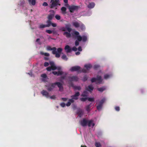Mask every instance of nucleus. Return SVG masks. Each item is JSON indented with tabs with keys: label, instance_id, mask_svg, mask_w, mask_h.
Returning <instances> with one entry per match:
<instances>
[{
	"label": "nucleus",
	"instance_id": "nucleus-1",
	"mask_svg": "<svg viewBox=\"0 0 147 147\" xmlns=\"http://www.w3.org/2000/svg\"><path fill=\"white\" fill-rule=\"evenodd\" d=\"M49 64L50 66L47 68V70L48 71H50L51 70H57V71H53L52 73L54 74L57 76L61 75L62 74H65L62 71L61 67H56L53 62H50Z\"/></svg>",
	"mask_w": 147,
	"mask_h": 147
},
{
	"label": "nucleus",
	"instance_id": "nucleus-2",
	"mask_svg": "<svg viewBox=\"0 0 147 147\" xmlns=\"http://www.w3.org/2000/svg\"><path fill=\"white\" fill-rule=\"evenodd\" d=\"M48 51H52V53L53 54L55 55V57L58 58L60 57V54L62 51V49L59 48L57 50L55 47L51 48L50 46H47L46 47Z\"/></svg>",
	"mask_w": 147,
	"mask_h": 147
},
{
	"label": "nucleus",
	"instance_id": "nucleus-3",
	"mask_svg": "<svg viewBox=\"0 0 147 147\" xmlns=\"http://www.w3.org/2000/svg\"><path fill=\"white\" fill-rule=\"evenodd\" d=\"M73 36L76 38L78 41L82 40L83 42H85L87 40V37L86 36H81L79 35V33L76 31H74L72 34Z\"/></svg>",
	"mask_w": 147,
	"mask_h": 147
},
{
	"label": "nucleus",
	"instance_id": "nucleus-4",
	"mask_svg": "<svg viewBox=\"0 0 147 147\" xmlns=\"http://www.w3.org/2000/svg\"><path fill=\"white\" fill-rule=\"evenodd\" d=\"M79 92H77L74 95L72 96V98L69 99L68 102L66 104V105L67 107L70 106L71 103L74 102V100H77L78 99V96L79 95Z\"/></svg>",
	"mask_w": 147,
	"mask_h": 147
},
{
	"label": "nucleus",
	"instance_id": "nucleus-5",
	"mask_svg": "<svg viewBox=\"0 0 147 147\" xmlns=\"http://www.w3.org/2000/svg\"><path fill=\"white\" fill-rule=\"evenodd\" d=\"M69 27L70 26L69 25L67 24L65 25V28L63 27L61 28V30L63 31H65V28H66L68 31L69 32H65L63 33L64 35H65L67 38H69L71 36V35L69 32L71 30V29L69 28Z\"/></svg>",
	"mask_w": 147,
	"mask_h": 147
},
{
	"label": "nucleus",
	"instance_id": "nucleus-6",
	"mask_svg": "<svg viewBox=\"0 0 147 147\" xmlns=\"http://www.w3.org/2000/svg\"><path fill=\"white\" fill-rule=\"evenodd\" d=\"M56 85H57L58 87L59 88V90H61L62 89V84L59 82H57L54 84H53L49 86H48L47 88V90L49 91H51L53 88L55 87V86Z\"/></svg>",
	"mask_w": 147,
	"mask_h": 147
},
{
	"label": "nucleus",
	"instance_id": "nucleus-7",
	"mask_svg": "<svg viewBox=\"0 0 147 147\" xmlns=\"http://www.w3.org/2000/svg\"><path fill=\"white\" fill-rule=\"evenodd\" d=\"M105 101V98H103L101 101H98L96 103V106L97 109L100 111L102 109V104Z\"/></svg>",
	"mask_w": 147,
	"mask_h": 147
},
{
	"label": "nucleus",
	"instance_id": "nucleus-8",
	"mask_svg": "<svg viewBox=\"0 0 147 147\" xmlns=\"http://www.w3.org/2000/svg\"><path fill=\"white\" fill-rule=\"evenodd\" d=\"M73 25L76 28H77L80 26L81 29L83 30L85 29V28L84 26L80 22H74L73 23Z\"/></svg>",
	"mask_w": 147,
	"mask_h": 147
},
{
	"label": "nucleus",
	"instance_id": "nucleus-9",
	"mask_svg": "<svg viewBox=\"0 0 147 147\" xmlns=\"http://www.w3.org/2000/svg\"><path fill=\"white\" fill-rule=\"evenodd\" d=\"M102 79L101 76L98 75L97 76V78H92L91 80V81L92 82H95L97 83H98L100 84L102 82Z\"/></svg>",
	"mask_w": 147,
	"mask_h": 147
},
{
	"label": "nucleus",
	"instance_id": "nucleus-10",
	"mask_svg": "<svg viewBox=\"0 0 147 147\" xmlns=\"http://www.w3.org/2000/svg\"><path fill=\"white\" fill-rule=\"evenodd\" d=\"M88 95V93L87 91H84L82 94L81 96H82L85 97L84 98H80L81 101H85L88 99L87 97Z\"/></svg>",
	"mask_w": 147,
	"mask_h": 147
},
{
	"label": "nucleus",
	"instance_id": "nucleus-11",
	"mask_svg": "<svg viewBox=\"0 0 147 147\" xmlns=\"http://www.w3.org/2000/svg\"><path fill=\"white\" fill-rule=\"evenodd\" d=\"M59 0H51V8H53L55 7L57 5H60L59 4Z\"/></svg>",
	"mask_w": 147,
	"mask_h": 147
},
{
	"label": "nucleus",
	"instance_id": "nucleus-12",
	"mask_svg": "<svg viewBox=\"0 0 147 147\" xmlns=\"http://www.w3.org/2000/svg\"><path fill=\"white\" fill-rule=\"evenodd\" d=\"M70 70L72 71H80L81 70V69L79 66H76L71 67L70 69Z\"/></svg>",
	"mask_w": 147,
	"mask_h": 147
},
{
	"label": "nucleus",
	"instance_id": "nucleus-13",
	"mask_svg": "<svg viewBox=\"0 0 147 147\" xmlns=\"http://www.w3.org/2000/svg\"><path fill=\"white\" fill-rule=\"evenodd\" d=\"M78 6H72L69 7V9L71 12H73L75 10L78 9Z\"/></svg>",
	"mask_w": 147,
	"mask_h": 147
},
{
	"label": "nucleus",
	"instance_id": "nucleus-14",
	"mask_svg": "<svg viewBox=\"0 0 147 147\" xmlns=\"http://www.w3.org/2000/svg\"><path fill=\"white\" fill-rule=\"evenodd\" d=\"M41 93L43 96H45L47 98H49V93L47 91L43 90L41 92Z\"/></svg>",
	"mask_w": 147,
	"mask_h": 147
},
{
	"label": "nucleus",
	"instance_id": "nucleus-15",
	"mask_svg": "<svg viewBox=\"0 0 147 147\" xmlns=\"http://www.w3.org/2000/svg\"><path fill=\"white\" fill-rule=\"evenodd\" d=\"M88 126L89 127L92 128L94 125L95 124L92 120H90L88 121Z\"/></svg>",
	"mask_w": 147,
	"mask_h": 147
},
{
	"label": "nucleus",
	"instance_id": "nucleus-16",
	"mask_svg": "<svg viewBox=\"0 0 147 147\" xmlns=\"http://www.w3.org/2000/svg\"><path fill=\"white\" fill-rule=\"evenodd\" d=\"M88 121L85 119H83L81 121L80 124L82 126H85L87 124Z\"/></svg>",
	"mask_w": 147,
	"mask_h": 147
},
{
	"label": "nucleus",
	"instance_id": "nucleus-17",
	"mask_svg": "<svg viewBox=\"0 0 147 147\" xmlns=\"http://www.w3.org/2000/svg\"><path fill=\"white\" fill-rule=\"evenodd\" d=\"M65 49L67 53L70 52L71 51V49L70 48V47L68 45L65 46Z\"/></svg>",
	"mask_w": 147,
	"mask_h": 147
},
{
	"label": "nucleus",
	"instance_id": "nucleus-18",
	"mask_svg": "<svg viewBox=\"0 0 147 147\" xmlns=\"http://www.w3.org/2000/svg\"><path fill=\"white\" fill-rule=\"evenodd\" d=\"M93 87L91 85L89 86L88 87H86V90L90 92H91L93 89Z\"/></svg>",
	"mask_w": 147,
	"mask_h": 147
},
{
	"label": "nucleus",
	"instance_id": "nucleus-19",
	"mask_svg": "<svg viewBox=\"0 0 147 147\" xmlns=\"http://www.w3.org/2000/svg\"><path fill=\"white\" fill-rule=\"evenodd\" d=\"M95 6V4L94 3H91L89 4L88 7L89 8H93Z\"/></svg>",
	"mask_w": 147,
	"mask_h": 147
},
{
	"label": "nucleus",
	"instance_id": "nucleus-20",
	"mask_svg": "<svg viewBox=\"0 0 147 147\" xmlns=\"http://www.w3.org/2000/svg\"><path fill=\"white\" fill-rule=\"evenodd\" d=\"M92 66L90 64H88L85 65V68L87 69V70H89L91 67Z\"/></svg>",
	"mask_w": 147,
	"mask_h": 147
},
{
	"label": "nucleus",
	"instance_id": "nucleus-21",
	"mask_svg": "<svg viewBox=\"0 0 147 147\" xmlns=\"http://www.w3.org/2000/svg\"><path fill=\"white\" fill-rule=\"evenodd\" d=\"M28 1L30 4L32 5H34L36 3V0H28Z\"/></svg>",
	"mask_w": 147,
	"mask_h": 147
},
{
	"label": "nucleus",
	"instance_id": "nucleus-22",
	"mask_svg": "<svg viewBox=\"0 0 147 147\" xmlns=\"http://www.w3.org/2000/svg\"><path fill=\"white\" fill-rule=\"evenodd\" d=\"M111 75H109L108 74H105L104 76V78L105 79H107L110 78L111 77Z\"/></svg>",
	"mask_w": 147,
	"mask_h": 147
},
{
	"label": "nucleus",
	"instance_id": "nucleus-23",
	"mask_svg": "<svg viewBox=\"0 0 147 147\" xmlns=\"http://www.w3.org/2000/svg\"><path fill=\"white\" fill-rule=\"evenodd\" d=\"M47 24L46 25V27H49L51 25V21L49 20L47 21Z\"/></svg>",
	"mask_w": 147,
	"mask_h": 147
},
{
	"label": "nucleus",
	"instance_id": "nucleus-24",
	"mask_svg": "<svg viewBox=\"0 0 147 147\" xmlns=\"http://www.w3.org/2000/svg\"><path fill=\"white\" fill-rule=\"evenodd\" d=\"M106 89V88L105 87H102L100 88H98V90L100 92H102L105 90Z\"/></svg>",
	"mask_w": 147,
	"mask_h": 147
},
{
	"label": "nucleus",
	"instance_id": "nucleus-25",
	"mask_svg": "<svg viewBox=\"0 0 147 147\" xmlns=\"http://www.w3.org/2000/svg\"><path fill=\"white\" fill-rule=\"evenodd\" d=\"M71 81H77L78 80V78L76 76H74L71 78Z\"/></svg>",
	"mask_w": 147,
	"mask_h": 147
},
{
	"label": "nucleus",
	"instance_id": "nucleus-26",
	"mask_svg": "<svg viewBox=\"0 0 147 147\" xmlns=\"http://www.w3.org/2000/svg\"><path fill=\"white\" fill-rule=\"evenodd\" d=\"M61 10L63 13H65L66 10V8L64 7H63L61 8Z\"/></svg>",
	"mask_w": 147,
	"mask_h": 147
},
{
	"label": "nucleus",
	"instance_id": "nucleus-27",
	"mask_svg": "<svg viewBox=\"0 0 147 147\" xmlns=\"http://www.w3.org/2000/svg\"><path fill=\"white\" fill-rule=\"evenodd\" d=\"M62 59L65 61H67V57L65 55H63L62 57Z\"/></svg>",
	"mask_w": 147,
	"mask_h": 147
},
{
	"label": "nucleus",
	"instance_id": "nucleus-28",
	"mask_svg": "<svg viewBox=\"0 0 147 147\" xmlns=\"http://www.w3.org/2000/svg\"><path fill=\"white\" fill-rule=\"evenodd\" d=\"M53 16V15L52 14H50L49 15L48 17V19L49 20H50L52 19Z\"/></svg>",
	"mask_w": 147,
	"mask_h": 147
},
{
	"label": "nucleus",
	"instance_id": "nucleus-29",
	"mask_svg": "<svg viewBox=\"0 0 147 147\" xmlns=\"http://www.w3.org/2000/svg\"><path fill=\"white\" fill-rule=\"evenodd\" d=\"M46 27V25L43 24H40L39 26V27L40 28H43Z\"/></svg>",
	"mask_w": 147,
	"mask_h": 147
},
{
	"label": "nucleus",
	"instance_id": "nucleus-30",
	"mask_svg": "<svg viewBox=\"0 0 147 147\" xmlns=\"http://www.w3.org/2000/svg\"><path fill=\"white\" fill-rule=\"evenodd\" d=\"M40 54L41 55H44L45 56H49V54L48 53H44L42 52H40Z\"/></svg>",
	"mask_w": 147,
	"mask_h": 147
},
{
	"label": "nucleus",
	"instance_id": "nucleus-31",
	"mask_svg": "<svg viewBox=\"0 0 147 147\" xmlns=\"http://www.w3.org/2000/svg\"><path fill=\"white\" fill-rule=\"evenodd\" d=\"M95 145L96 147H100L101 146V145L99 142H96L95 144Z\"/></svg>",
	"mask_w": 147,
	"mask_h": 147
},
{
	"label": "nucleus",
	"instance_id": "nucleus-32",
	"mask_svg": "<svg viewBox=\"0 0 147 147\" xmlns=\"http://www.w3.org/2000/svg\"><path fill=\"white\" fill-rule=\"evenodd\" d=\"M55 18L57 20H59L61 18V17L60 16L57 15L55 16Z\"/></svg>",
	"mask_w": 147,
	"mask_h": 147
},
{
	"label": "nucleus",
	"instance_id": "nucleus-33",
	"mask_svg": "<svg viewBox=\"0 0 147 147\" xmlns=\"http://www.w3.org/2000/svg\"><path fill=\"white\" fill-rule=\"evenodd\" d=\"M87 99L90 101L92 102L94 101V98H88Z\"/></svg>",
	"mask_w": 147,
	"mask_h": 147
},
{
	"label": "nucleus",
	"instance_id": "nucleus-34",
	"mask_svg": "<svg viewBox=\"0 0 147 147\" xmlns=\"http://www.w3.org/2000/svg\"><path fill=\"white\" fill-rule=\"evenodd\" d=\"M90 107V105H89L87 106L86 108V109L87 111H88L89 110V108Z\"/></svg>",
	"mask_w": 147,
	"mask_h": 147
},
{
	"label": "nucleus",
	"instance_id": "nucleus-35",
	"mask_svg": "<svg viewBox=\"0 0 147 147\" xmlns=\"http://www.w3.org/2000/svg\"><path fill=\"white\" fill-rule=\"evenodd\" d=\"M46 32L49 34H51L52 32L53 31L50 30H46Z\"/></svg>",
	"mask_w": 147,
	"mask_h": 147
},
{
	"label": "nucleus",
	"instance_id": "nucleus-36",
	"mask_svg": "<svg viewBox=\"0 0 147 147\" xmlns=\"http://www.w3.org/2000/svg\"><path fill=\"white\" fill-rule=\"evenodd\" d=\"M41 77L44 78H45L47 77V76L46 74H43L41 75Z\"/></svg>",
	"mask_w": 147,
	"mask_h": 147
},
{
	"label": "nucleus",
	"instance_id": "nucleus-37",
	"mask_svg": "<svg viewBox=\"0 0 147 147\" xmlns=\"http://www.w3.org/2000/svg\"><path fill=\"white\" fill-rule=\"evenodd\" d=\"M60 105L62 107H64L65 106V104L64 103L62 102L61 103Z\"/></svg>",
	"mask_w": 147,
	"mask_h": 147
},
{
	"label": "nucleus",
	"instance_id": "nucleus-38",
	"mask_svg": "<svg viewBox=\"0 0 147 147\" xmlns=\"http://www.w3.org/2000/svg\"><path fill=\"white\" fill-rule=\"evenodd\" d=\"M49 98L51 99H55V95H53L52 96H49Z\"/></svg>",
	"mask_w": 147,
	"mask_h": 147
},
{
	"label": "nucleus",
	"instance_id": "nucleus-39",
	"mask_svg": "<svg viewBox=\"0 0 147 147\" xmlns=\"http://www.w3.org/2000/svg\"><path fill=\"white\" fill-rule=\"evenodd\" d=\"M74 89L75 90H80L81 88L79 86H76L74 87Z\"/></svg>",
	"mask_w": 147,
	"mask_h": 147
},
{
	"label": "nucleus",
	"instance_id": "nucleus-40",
	"mask_svg": "<svg viewBox=\"0 0 147 147\" xmlns=\"http://www.w3.org/2000/svg\"><path fill=\"white\" fill-rule=\"evenodd\" d=\"M115 110L117 111H119V107H115Z\"/></svg>",
	"mask_w": 147,
	"mask_h": 147
},
{
	"label": "nucleus",
	"instance_id": "nucleus-41",
	"mask_svg": "<svg viewBox=\"0 0 147 147\" xmlns=\"http://www.w3.org/2000/svg\"><path fill=\"white\" fill-rule=\"evenodd\" d=\"M51 25L53 27H55L57 26V24L55 23H51Z\"/></svg>",
	"mask_w": 147,
	"mask_h": 147
},
{
	"label": "nucleus",
	"instance_id": "nucleus-42",
	"mask_svg": "<svg viewBox=\"0 0 147 147\" xmlns=\"http://www.w3.org/2000/svg\"><path fill=\"white\" fill-rule=\"evenodd\" d=\"M49 65V63L48 62H45L44 63V65L45 67L47 66H48Z\"/></svg>",
	"mask_w": 147,
	"mask_h": 147
},
{
	"label": "nucleus",
	"instance_id": "nucleus-43",
	"mask_svg": "<svg viewBox=\"0 0 147 147\" xmlns=\"http://www.w3.org/2000/svg\"><path fill=\"white\" fill-rule=\"evenodd\" d=\"M72 50L74 51H76L77 50V49L76 47H73Z\"/></svg>",
	"mask_w": 147,
	"mask_h": 147
},
{
	"label": "nucleus",
	"instance_id": "nucleus-44",
	"mask_svg": "<svg viewBox=\"0 0 147 147\" xmlns=\"http://www.w3.org/2000/svg\"><path fill=\"white\" fill-rule=\"evenodd\" d=\"M42 5L43 6H47L48 5V4L47 3L45 2L43 3Z\"/></svg>",
	"mask_w": 147,
	"mask_h": 147
},
{
	"label": "nucleus",
	"instance_id": "nucleus-45",
	"mask_svg": "<svg viewBox=\"0 0 147 147\" xmlns=\"http://www.w3.org/2000/svg\"><path fill=\"white\" fill-rule=\"evenodd\" d=\"M79 43L77 40H76L75 42V45L76 46H78L79 45Z\"/></svg>",
	"mask_w": 147,
	"mask_h": 147
},
{
	"label": "nucleus",
	"instance_id": "nucleus-46",
	"mask_svg": "<svg viewBox=\"0 0 147 147\" xmlns=\"http://www.w3.org/2000/svg\"><path fill=\"white\" fill-rule=\"evenodd\" d=\"M99 67V66L98 65H95L94 66V68L95 69H96L97 68H98Z\"/></svg>",
	"mask_w": 147,
	"mask_h": 147
},
{
	"label": "nucleus",
	"instance_id": "nucleus-47",
	"mask_svg": "<svg viewBox=\"0 0 147 147\" xmlns=\"http://www.w3.org/2000/svg\"><path fill=\"white\" fill-rule=\"evenodd\" d=\"M78 50L80 51H82V48L80 47L78 48Z\"/></svg>",
	"mask_w": 147,
	"mask_h": 147
},
{
	"label": "nucleus",
	"instance_id": "nucleus-48",
	"mask_svg": "<svg viewBox=\"0 0 147 147\" xmlns=\"http://www.w3.org/2000/svg\"><path fill=\"white\" fill-rule=\"evenodd\" d=\"M87 79V77L85 76L84 78H83V80L84 81H86Z\"/></svg>",
	"mask_w": 147,
	"mask_h": 147
},
{
	"label": "nucleus",
	"instance_id": "nucleus-49",
	"mask_svg": "<svg viewBox=\"0 0 147 147\" xmlns=\"http://www.w3.org/2000/svg\"><path fill=\"white\" fill-rule=\"evenodd\" d=\"M80 53L79 52H78L76 53V55H79Z\"/></svg>",
	"mask_w": 147,
	"mask_h": 147
},
{
	"label": "nucleus",
	"instance_id": "nucleus-50",
	"mask_svg": "<svg viewBox=\"0 0 147 147\" xmlns=\"http://www.w3.org/2000/svg\"><path fill=\"white\" fill-rule=\"evenodd\" d=\"M62 99L63 100V101H65L67 100V99L66 98H62Z\"/></svg>",
	"mask_w": 147,
	"mask_h": 147
},
{
	"label": "nucleus",
	"instance_id": "nucleus-51",
	"mask_svg": "<svg viewBox=\"0 0 147 147\" xmlns=\"http://www.w3.org/2000/svg\"><path fill=\"white\" fill-rule=\"evenodd\" d=\"M82 72H86L87 71L85 70H82Z\"/></svg>",
	"mask_w": 147,
	"mask_h": 147
},
{
	"label": "nucleus",
	"instance_id": "nucleus-52",
	"mask_svg": "<svg viewBox=\"0 0 147 147\" xmlns=\"http://www.w3.org/2000/svg\"><path fill=\"white\" fill-rule=\"evenodd\" d=\"M64 1L65 3H67L68 2V0H64Z\"/></svg>",
	"mask_w": 147,
	"mask_h": 147
},
{
	"label": "nucleus",
	"instance_id": "nucleus-53",
	"mask_svg": "<svg viewBox=\"0 0 147 147\" xmlns=\"http://www.w3.org/2000/svg\"><path fill=\"white\" fill-rule=\"evenodd\" d=\"M28 74H29V75H30V76H32V73H31H31H30V74L28 73Z\"/></svg>",
	"mask_w": 147,
	"mask_h": 147
},
{
	"label": "nucleus",
	"instance_id": "nucleus-54",
	"mask_svg": "<svg viewBox=\"0 0 147 147\" xmlns=\"http://www.w3.org/2000/svg\"><path fill=\"white\" fill-rule=\"evenodd\" d=\"M39 40V39H36V41L37 42H38Z\"/></svg>",
	"mask_w": 147,
	"mask_h": 147
},
{
	"label": "nucleus",
	"instance_id": "nucleus-55",
	"mask_svg": "<svg viewBox=\"0 0 147 147\" xmlns=\"http://www.w3.org/2000/svg\"><path fill=\"white\" fill-rule=\"evenodd\" d=\"M81 147H86L85 146L82 145Z\"/></svg>",
	"mask_w": 147,
	"mask_h": 147
}]
</instances>
